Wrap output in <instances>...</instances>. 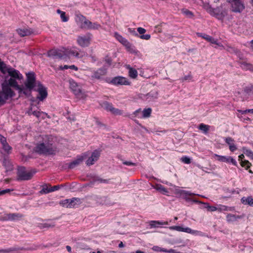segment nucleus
I'll use <instances>...</instances> for the list:
<instances>
[{
	"label": "nucleus",
	"instance_id": "f257e3e1",
	"mask_svg": "<svg viewBox=\"0 0 253 253\" xmlns=\"http://www.w3.org/2000/svg\"><path fill=\"white\" fill-rule=\"evenodd\" d=\"M34 151L39 155H55L57 152V148L53 144L51 137L45 135L42 137V141L37 143L34 148Z\"/></svg>",
	"mask_w": 253,
	"mask_h": 253
},
{
	"label": "nucleus",
	"instance_id": "f03ea898",
	"mask_svg": "<svg viewBox=\"0 0 253 253\" xmlns=\"http://www.w3.org/2000/svg\"><path fill=\"white\" fill-rule=\"evenodd\" d=\"M38 84L36 82V75L34 72H31L26 74V80L24 83V85H22L23 90L22 94L26 97H29L32 96V91L34 87Z\"/></svg>",
	"mask_w": 253,
	"mask_h": 253
},
{
	"label": "nucleus",
	"instance_id": "7ed1b4c3",
	"mask_svg": "<svg viewBox=\"0 0 253 253\" xmlns=\"http://www.w3.org/2000/svg\"><path fill=\"white\" fill-rule=\"evenodd\" d=\"M37 172L35 169L27 171L24 167H18L17 169V180H28L33 177L34 175Z\"/></svg>",
	"mask_w": 253,
	"mask_h": 253
},
{
	"label": "nucleus",
	"instance_id": "20e7f679",
	"mask_svg": "<svg viewBox=\"0 0 253 253\" xmlns=\"http://www.w3.org/2000/svg\"><path fill=\"white\" fill-rule=\"evenodd\" d=\"M79 20L82 22L81 28L86 30H98L101 27V25L97 22L92 23L82 15H78Z\"/></svg>",
	"mask_w": 253,
	"mask_h": 253
},
{
	"label": "nucleus",
	"instance_id": "39448f33",
	"mask_svg": "<svg viewBox=\"0 0 253 253\" xmlns=\"http://www.w3.org/2000/svg\"><path fill=\"white\" fill-rule=\"evenodd\" d=\"M210 13L219 20H222L227 15V12L222 7H217L215 8H210Z\"/></svg>",
	"mask_w": 253,
	"mask_h": 253
},
{
	"label": "nucleus",
	"instance_id": "423d86ee",
	"mask_svg": "<svg viewBox=\"0 0 253 253\" xmlns=\"http://www.w3.org/2000/svg\"><path fill=\"white\" fill-rule=\"evenodd\" d=\"M101 107L107 111L110 112L115 115H122L123 111L118 108H114L112 103L108 101H104L101 104Z\"/></svg>",
	"mask_w": 253,
	"mask_h": 253
},
{
	"label": "nucleus",
	"instance_id": "0eeeda50",
	"mask_svg": "<svg viewBox=\"0 0 253 253\" xmlns=\"http://www.w3.org/2000/svg\"><path fill=\"white\" fill-rule=\"evenodd\" d=\"M91 36V35L90 33L82 36H78L77 40L78 44L83 47L88 46L90 43Z\"/></svg>",
	"mask_w": 253,
	"mask_h": 253
},
{
	"label": "nucleus",
	"instance_id": "6e6552de",
	"mask_svg": "<svg viewBox=\"0 0 253 253\" xmlns=\"http://www.w3.org/2000/svg\"><path fill=\"white\" fill-rule=\"evenodd\" d=\"M0 91L3 95V97L7 100L13 97L15 95L14 91L6 83L1 84V90Z\"/></svg>",
	"mask_w": 253,
	"mask_h": 253
},
{
	"label": "nucleus",
	"instance_id": "1a4fd4ad",
	"mask_svg": "<svg viewBox=\"0 0 253 253\" xmlns=\"http://www.w3.org/2000/svg\"><path fill=\"white\" fill-rule=\"evenodd\" d=\"M34 90L39 93V95L37 96V98L40 101H43L47 97V91L46 88L40 82H38V88L37 89H34Z\"/></svg>",
	"mask_w": 253,
	"mask_h": 253
},
{
	"label": "nucleus",
	"instance_id": "9d476101",
	"mask_svg": "<svg viewBox=\"0 0 253 253\" xmlns=\"http://www.w3.org/2000/svg\"><path fill=\"white\" fill-rule=\"evenodd\" d=\"M231 4V10L235 12H240L244 9V6L241 0H227Z\"/></svg>",
	"mask_w": 253,
	"mask_h": 253
},
{
	"label": "nucleus",
	"instance_id": "9b49d317",
	"mask_svg": "<svg viewBox=\"0 0 253 253\" xmlns=\"http://www.w3.org/2000/svg\"><path fill=\"white\" fill-rule=\"evenodd\" d=\"M67 55L64 51L55 48L49 50L47 53V56L49 57L58 58L59 59H63Z\"/></svg>",
	"mask_w": 253,
	"mask_h": 253
},
{
	"label": "nucleus",
	"instance_id": "f8f14e48",
	"mask_svg": "<svg viewBox=\"0 0 253 253\" xmlns=\"http://www.w3.org/2000/svg\"><path fill=\"white\" fill-rule=\"evenodd\" d=\"M101 154V150H95L93 151L91 156L86 160L85 164L87 166H90L93 165L99 159Z\"/></svg>",
	"mask_w": 253,
	"mask_h": 253
},
{
	"label": "nucleus",
	"instance_id": "ddd939ff",
	"mask_svg": "<svg viewBox=\"0 0 253 253\" xmlns=\"http://www.w3.org/2000/svg\"><path fill=\"white\" fill-rule=\"evenodd\" d=\"M110 83L115 85H129L130 84L127 79L122 76H118L113 78Z\"/></svg>",
	"mask_w": 253,
	"mask_h": 253
},
{
	"label": "nucleus",
	"instance_id": "4468645a",
	"mask_svg": "<svg viewBox=\"0 0 253 253\" xmlns=\"http://www.w3.org/2000/svg\"><path fill=\"white\" fill-rule=\"evenodd\" d=\"M70 88L78 97H83L84 93L81 87L76 83L74 82H70Z\"/></svg>",
	"mask_w": 253,
	"mask_h": 253
},
{
	"label": "nucleus",
	"instance_id": "2eb2a0df",
	"mask_svg": "<svg viewBox=\"0 0 253 253\" xmlns=\"http://www.w3.org/2000/svg\"><path fill=\"white\" fill-rule=\"evenodd\" d=\"M107 68L106 67L105 65H104L102 67L94 71L91 77L98 80L101 79L103 76L107 74Z\"/></svg>",
	"mask_w": 253,
	"mask_h": 253
},
{
	"label": "nucleus",
	"instance_id": "dca6fc26",
	"mask_svg": "<svg viewBox=\"0 0 253 253\" xmlns=\"http://www.w3.org/2000/svg\"><path fill=\"white\" fill-rule=\"evenodd\" d=\"M87 157V154L86 153H84L83 154V155L79 156L77 159L71 162L68 166V168L70 169H73L75 168L76 167L79 165L81 163H82L83 160L85 159Z\"/></svg>",
	"mask_w": 253,
	"mask_h": 253
},
{
	"label": "nucleus",
	"instance_id": "f3484780",
	"mask_svg": "<svg viewBox=\"0 0 253 253\" xmlns=\"http://www.w3.org/2000/svg\"><path fill=\"white\" fill-rule=\"evenodd\" d=\"M214 157L216 158V159L220 162H226V163H231L234 166H237V162L235 159H234L232 157L228 156H220L217 154H214Z\"/></svg>",
	"mask_w": 253,
	"mask_h": 253
},
{
	"label": "nucleus",
	"instance_id": "a211bd4d",
	"mask_svg": "<svg viewBox=\"0 0 253 253\" xmlns=\"http://www.w3.org/2000/svg\"><path fill=\"white\" fill-rule=\"evenodd\" d=\"M36 250V248L33 247H14L7 249H2L0 250V253H9L11 252H19L20 251H33Z\"/></svg>",
	"mask_w": 253,
	"mask_h": 253
},
{
	"label": "nucleus",
	"instance_id": "6ab92c4d",
	"mask_svg": "<svg viewBox=\"0 0 253 253\" xmlns=\"http://www.w3.org/2000/svg\"><path fill=\"white\" fill-rule=\"evenodd\" d=\"M16 80L17 79L10 78L8 80V84H6L7 85H8L10 87H14L16 90H18V93L20 94H22V90H23V87L22 85L18 84Z\"/></svg>",
	"mask_w": 253,
	"mask_h": 253
},
{
	"label": "nucleus",
	"instance_id": "aec40b11",
	"mask_svg": "<svg viewBox=\"0 0 253 253\" xmlns=\"http://www.w3.org/2000/svg\"><path fill=\"white\" fill-rule=\"evenodd\" d=\"M2 166L5 169V172L11 171L13 169V166L7 156H4Z\"/></svg>",
	"mask_w": 253,
	"mask_h": 253
},
{
	"label": "nucleus",
	"instance_id": "412c9836",
	"mask_svg": "<svg viewBox=\"0 0 253 253\" xmlns=\"http://www.w3.org/2000/svg\"><path fill=\"white\" fill-rule=\"evenodd\" d=\"M8 74V75L11 77V78L17 79L18 80H21L23 78L22 75L20 73L19 71L13 68H9Z\"/></svg>",
	"mask_w": 253,
	"mask_h": 253
},
{
	"label": "nucleus",
	"instance_id": "4be33fe9",
	"mask_svg": "<svg viewBox=\"0 0 253 253\" xmlns=\"http://www.w3.org/2000/svg\"><path fill=\"white\" fill-rule=\"evenodd\" d=\"M23 216L22 214L18 213H5V221L19 220Z\"/></svg>",
	"mask_w": 253,
	"mask_h": 253
},
{
	"label": "nucleus",
	"instance_id": "5701e85b",
	"mask_svg": "<svg viewBox=\"0 0 253 253\" xmlns=\"http://www.w3.org/2000/svg\"><path fill=\"white\" fill-rule=\"evenodd\" d=\"M69 208H75L82 204L81 199L79 198H72L69 199Z\"/></svg>",
	"mask_w": 253,
	"mask_h": 253
},
{
	"label": "nucleus",
	"instance_id": "b1692460",
	"mask_svg": "<svg viewBox=\"0 0 253 253\" xmlns=\"http://www.w3.org/2000/svg\"><path fill=\"white\" fill-rule=\"evenodd\" d=\"M197 35L198 37H202L203 39L206 40L207 41L211 42V43L218 44L217 40H215L212 37L209 36L205 34L197 33Z\"/></svg>",
	"mask_w": 253,
	"mask_h": 253
},
{
	"label": "nucleus",
	"instance_id": "393cba45",
	"mask_svg": "<svg viewBox=\"0 0 253 253\" xmlns=\"http://www.w3.org/2000/svg\"><path fill=\"white\" fill-rule=\"evenodd\" d=\"M17 32L21 37L28 36L33 33V31L31 29L27 28L19 29L17 30Z\"/></svg>",
	"mask_w": 253,
	"mask_h": 253
},
{
	"label": "nucleus",
	"instance_id": "a878e982",
	"mask_svg": "<svg viewBox=\"0 0 253 253\" xmlns=\"http://www.w3.org/2000/svg\"><path fill=\"white\" fill-rule=\"evenodd\" d=\"M158 94L156 91H151L145 95L146 100L149 101H153L157 98Z\"/></svg>",
	"mask_w": 253,
	"mask_h": 253
},
{
	"label": "nucleus",
	"instance_id": "bb28decb",
	"mask_svg": "<svg viewBox=\"0 0 253 253\" xmlns=\"http://www.w3.org/2000/svg\"><path fill=\"white\" fill-rule=\"evenodd\" d=\"M67 53L69 55H71L74 56H75L77 58H82L83 57L85 53L83 51H80L78 52L77 50L74 49H70L68 51H67Z\"/></svg>",
	"mask_w": 253,
	"mask_h": 253
},
{
	"label": "nucleus",
	"instance_id": "cd10ccee",
	"mask_svg": "<svg viewBox=\"0 0 253 253\" xmlns=\"http://www.w3.org/2000/svg\"><path fill=\"white\" fill-rule=\"evenodd\" d=\"M244 155L241 154L239 156V160L241 161V165L243 167H245L246 169H248L251 166V164L247 160H243L244 158Z\"/></svg>",
	"mask_w": 253,
	"mask_h": 253
},
{
	"label": "nucleus",
	"instance_id": "c85d7f7f",
	"mask_svg": "<svg viewBox=\"0 0 253 253\" xmlns=\"http://www.w3.org/2000/svg\"><path fill=\"white\" fill-rule=\"evenodd\" d=\"M241 203L245 205H249L253 207V198L251 196L243 197L241 199Z\"/></svg>",
	"mask_w": 253,
	"mask_h": 253
},
{
	"label": "nucleus",
	"instance_id": "c756f323",
	"mask_svg": "<svg viewBox=\"0 0 253 253\" xmlns=\"http://www.w3.org/2000/svg\"><path fill=\"white\" fill-rule=\"evenodd\" d=\"M242 216L240 215H236L232 214H228L226 216L227 221L228 222L234 221L238 219L241 218Z\"/></svg>",
	"mask_w": 253,
	"mask_h": 253
},
{
	"label": "nucleus",
	"instance_id": "7c9ffc66",
	"mask_svg": "<svg viewBox=\"0 0 253 253\" xmlns=\"http://www.w3.org/2000/svg\"><path fill=\"white\" fill-rule=\"evenodd\" d=\"M230 52H234L237 55V56L239 58L240 60H244V55L241 53V51L238 50L237 49L231 47L230 48V50H229Z\"/></svg>",
	"mask_w": 253,
	"mask_h": 253
},
{
	"label": "nucleus",
	"instance_id": "2f4dec72",
	"mask_svg": "<svg viewBox=\"0 0 253 253\" xmlns=\"http://www.w3.org/2000/svg\"><path fill=\"white\" fill-rule=\"evenodd\" d=\"M127 68L129 69V76L132 79L136 78L138 75V73L136 70L129 66H128Z\"/></svg>",
	"mask_w": 253,
	"mask_h": 253
},
{
	"label": "nucleus",
	"instance_id": "473e14b6",
	"mask_svg": "<svg viewBox=\"0 0 253 253\" xmlns=\"http://www.w3.org/2000/svg\"><path fill=\"white\" fill-rule=\"evenodd\" d=\"M241 67L243 69L251 70L253 68V65L250 63H248L245 61L240 62Z\"/></svg>",
	"mask_w": 253,
	"mask_h": 253
},
{
	"label": "nucleus",
	"instance_id": "72a5a7b5",
	"mask_svg": "<svg viewBox=\"0 0 253 253\" xmlns=\"http://www.w3.org/2000/svg\"><path fill=\"white\" fill-rule=\"evenodd\" d=\"M8 69L9 68H7L6 64L0 59V71L3 74L8 73Z\"/></svg>",
	"mask_w": 253,
	"mask_h": 253
},
{
	"label": "nucleus",
	"instance_id": "f704fd0d",
	"mask_svg": "<svg viewBox=\"0 0 253 253\" xmlns=\"http://www.w3.org/2000/svg\"><path fill=\"white\" fill-rule=\"evenodd\" d=\"M152 249L156 252H165V253H173L174 250L172 249H170L169 251H168L167 250L161 248L158 246H154L152 248Z\"/></svg>",
	"mask_w": 253,
	"mask_h": 253
},
{
	"label": "nucleus",
	"instance_id": "c9c22d12",
	"mask_svg": "<svg viewBox=\"0 0 253 253\" xmlns=\"http://www.w3.org/2000/svg\"><path fill=\"white\" fill-rule=\"evenodd\" d=\"M168 222H165L164 223L160 222L157 221H151L150 224L151 227H157L160 225H168Z\"/></svg>",
	"mask_w": 253,
	"mask_h": 253
},
{
	"label": "nucleus",
	"instance_id": "e433bc0d",
	"mask_svg": "<svg viewBox=\"0 0 253 253\" xmlns=\"http://www.w3.org/2000/svg\"><path fill=\"white\" fill-rule=\"evenodd\" d=\"M2 147L3 150L7 154H9L11 153L12 147L9 145L7 142H6L4 144L2 145Z\"/></svg>",
	"mask_w": 253,
	"mask_h": 253
},
{
	"label": "nucleus",
	"instance_id": "4c0bfd02",
	"mask_svg": "<svg viewBox=\"0 0 253 253\" xmlns=\"http://www.w3.org/2000/svg\"><path fill=\"white\" fill-rule=\"evenodd\" d=\"M182 232L188 233H191L192 234H198L200 233H201V232H200V231L192 230L191 228H190L189 227H185V228L183 227Z\"/></svg>",
	"mask_w": 253,
	"mask_h": 253
},
{
	"label": "nucleus",
	"instance_id": "58836bf2",
	"mask_svg": "<svg viewBox=\"0 0 253 253\" xmlns=\"http://www.w3.org/2000/svg\"><path fill=\"white\" fill-rule=\"evenodd\" d=\"M210 126L204 124H201L199 126V128L203 131L204 133L206 134L209 130Z\"/></svg>",
	"mask_w": 253,
	"mask_h": 253
},
{
	"label": "nucleus",
	"instance_id": "ea45409f",
	"mask_svg": "<svg viewBox=\"0 0 253 253\" xmlns=\"http://www.w3.org/2000/svg\"><path fill=\"white\" fill-rule=\"evenodd\" d=\"M152 112V109L150 108L144 109L142 112L143 118H148L150 116Z\"/></svg>",
	"mask_w": 253,
	"mask_h": 253
},
{
	"label": "nucleus",
	"instance_id": "a19ab883",
	"mask_svg": "<svg viewBox=\"0 0 253 253\" xmlns=\"http://www.w3.org/2000/svg\"><path fill=\"white\" fill-rule=\"evenodd\" d=\"M59 205L63 207L69 208V199L61 200L59 202Z\"/></svg>",
	"mask_w": 253,
	"mask_h": 253
},
{
	"label": "nucleus",
	"instance_id": "79ce46f5",
	"mask_svg": "<svg viewBox=\"0 0 253 253\" xmlns=\"http://www.w3.org/2000/svg\"><path fill=\"white\" fill-rule=\"evenodd\" d=\"M54 224H50L48 223H39L38 227L41 229L44 228H51L54 227Z\"/></svg>",
	"mask_w": 253,
	"mask_h": 253
},
{
	"label": "nucleus",
	"instance_id": "37998d69",
	"mask_svg": "<svg viewBox=\"0 0 253 253\" xmlns=\"http://www.w3.org/2000/svg\"><path fill=\"white\" fill-rule=\"evenodd\" d=\"M104 60L106 63V64H105L104 65H105L106 67L108 69V67H109L111 65L112 60L111 57H109L108 56H106L104 58Z\"/></svg>",
	"mask_w": 253,
	"mask_h": 253
},
{
	"label": "nucleus",
	"instance_id": "c03bdc74",
	"mask_svg": "<svg viewBox=\"0 0 253 253\" xmlns=\"http://www.w3.org/2000/svg\"><path fill=\"white\" fill-rule=\"evenodd\" d=\"M115 36L116 39L123 44H124L125 42H126L127 40L120 35L116 33Z\"/></svg>",
	"mask_w": 253,
	"mask_h": 253
},
{
	"label": "nucleus",
	"instance_id": "a18cd8bd",
	"mask_svg": "<svg viewBox=\"0 0 253 253\" xmlns=\"http://www.w3.org/2000/svg\"><path fill=\"white\" fill-rule=\"evenodd\" d=\"M51 192V188H48L46 185L43 186L42 189L40 191V194H47Z\"/></svg>",
	"mask_w": 253,
	"mask_h": 253
},
{
	"label": "nucleus",
	"instance_id": "49530a36",
	"mask_svg": "<svg viewBox=\"0 0 253 253\" xmlns=\"http://www.w3.org/2000/svg\"><path fill=\"white\" fill-rule=\"evenodd\" d=\"M205 208L207 209L209 211H214L217 210V208L214 206H211L208 204H205Z\"/></svg>",
	"mask_w": 253,
	"mask_h": 253
},
{
	"label": "nucleus",
	"instance_id": "de8ad7c7",
	"mask_svg": "<svg viewBox=\"0 0 253 253\" xmlns=\"http://www.w3.org/2000/svg\"><path fill=\"white\" fill-rule=\"evenodd\" d=\"M93 181L94 182H99L100 183H108L109 180L104 179H102L99 177H96L94 178V179H93Z\"/></svg>",
	"mask_w": 253,
	"mask_h": 253
},
{
	"label": "nucleus",
	"instance_id": "09e8293b",
	"mask_svg": "<svg viewBox=\"0 0 253 253\" xmlns=\"http://www.w3.org/2000/svg\"><path fill=\"white\" fill-rule=\"evenodd\" d=\"M225 141V142L229 145V146L232 145V144H234V139L230 137H226Z\"/></svg>",
	"mask_w": 253,
	"mask_h": 253
},
{
	"label": "nucleus",
	"instance_id": "8fccbe9b",
	"mask_svg": "<svg viewBox=\"0 0 253 253\" xmlns=\"http://www.w3.org/2000/svg\"><path fill=\"white\" fill-rule=\"evenodd\" d=\"M181 161L186 164H189L191 163V159L187 157V156H183L181 158Z\"/></svg>",
	"mask_w": 253,
	"mask_h": 253
},
{
	"label": "nucleus",
	"instance_id": "3c124183",
	"mask_svg": "<svg viewBox=\"0 0 253 253\" xmlns=\"http://www.w3.org/2000/svg\"><path fill=\"white\" fill-rule=\"evenodd\" d=\"M120 160H121V161H122L123 164L124 165H126V166H136V164L135 163H132V162H131L130 161H126L122 159H120Z\"/></svg>",
	"mask_w": 253,
	"mask_h": 253
},
{
	"label": "nucleus",
	"instance_id": "603ef678",
	"mask_svg": "<svg viewBox=\"0 0 253 253\" xmlns=\"http://www.w3.org/2000/svg\"><path fill=\"white\" fill-rule=\"evenodd\" d=\"M169 229L171 230H174L179 232H182L183 227L180 226H170Z\"/></svg>",
	"mask_w": 253,
	"mask_h": 253
},
{
	"label": "nucleus",
	"instance_id": "864d4df0",
	"mask_svg": "<svg viewBox=\"0 0 253 253\" xmlns=\"http://www.w3.org/2000/svg\"><path fill=\"white\" fill-rule=\"evenodd\" d=\"M183 13L189 17H191L193 16V13L187 9H183Z\"/></svg>",
	"mask_w": 253,
	"mask_h": 253
},
{
	"label": "nucleus",
	"instance_id": "5fc2aeb1",
	"mask_svg": "<svg viewBox=\"0 0 253 253\" xmlns=\"http://www.w3.org/2000/svg\"><path fill=\"white\" fill-rule=\"evenodd\" d=\"M253 88V85H252L251 86L246 87L245 88H244V91L246 93H249L251 92H253V89H252Z\"/></svg>",
	"mask_w": 253,
	"mask_h": 253
},
{
	"label": "nucleus",
	"instance_id": "6e6d98bb",
	"mask_svg": "<svg viewBox=\"0 0 253 253\" xmlns=\"http://www.w3.org/2000/svg\"><path fill=\"white\" fill-rule=\"evenodd\" d=\"M61 18L63 22H67L68 20V18L66 16V13L65 12H62L60 15Z\"/></svg>",
	"mask_w": 253,
	"mask_h": 253
},
{
	"label": "nucleus",
	"instance_id": "4d7b16f0",
	"mask_svg": "<svg viewBox=\"0 0 253 253\" xmlns=\"http://www.w3.org/2000/svg\"><path fill=\"white\" fill-rule=\"evenodd\" d=\"M95 120L96 124L98 126H99L100 127H104V128H106V126L105 124L102 123L101 122H100L98 119L96 118Z\"/></svg>",
	"mask_w": 253,
	"mask_h": 253
},
{
	"label": "nucleus",
	"instance_id": "13d9d810",
	"mask_svg": "<svg viewBox=\"0 0 253 253\" xmlns=\"http://www.w3.org/2000/svg\"><path fill=\"white\" fill-rule=\"evenodd\" d=\"M138 37L141 39L148 40L150 39L151 36L149 34H146V35H139Z\"/></svg>",
	"mask_w": 253,
	"mask_h": 253
},
{
	"label": "nucleus",
	"instance_id": "bf43d9fd",
	"mask_svg": "<svg viewBox=\"0 0 253 253\" xmlns=\"http://www.w3.org/2000/svg\"><path fill=\"white\" fill-rule=\"evenodd\" d=\"M245 154L249 157L251 159L253 160V152L250 150H247Z\"/></svg>",
	"mask_w": 253,
	"mask_h": 253
},
{
	"label": "nucleus",
	"instance_id": "052dcab7",
	"mask_svg": "<svg viewBox=\"0 0 253 253\" xmlns=\"http://www.w3.org/2000/svg\"><path fill=\"white\" fill-rule=\"evenodd\" d=\"M13 191V190L12 189H5V190H1L0 189V196L4 195V194H5L6 193H9V192H10V191Z\"/></svg>",
	"mask_w": 253,
	"mask_h": 253
},
{
	"label": "nucleus",
	"instance_id": "680f3d73",
	"mask_svg": "<svg viewBox=\"0 0 253 253\" xmlns=\"http://www.w3.org/2000/svg\"><path fill=\"white\" fill-rule=\"evenodd\" d=\"M238 112H240L242 114H244L247 113H253V109H247L244 111L242 110H238Z\"/></svg>",
	"mask_w": 253,
	"mask_h": 253
},
{
	"label": "nucleus",
	"instance_id": "e2e57ef3",
	"mask_svg": "<svg viewBox=\"0 0 253 253\" xmlns=\"http://www.w3.org/2000/svg\"><path fill=\"white\" fill-rule=\"evenodd\" d=\"M0 141L1 145L4 144L6 142H7L6 138L1 134H0Z\"/></svg>",
	"mask_w": 253,
	"mask_h": 253
},
{
	"label": "nucleus",
	"instance_id": "0e129e2a",
	"mask_svg": "<svg viewBox=\"0 0 253 253\" xmlns=\"http://www.w3.org/2000/svg\"><path fill=\"white\" fill-rule=\"evenodd\" d=\"M137 31L139 34L142 35L146 32V30L143 28L139 27L137 28Z\"/></svg>",
	"mask_w": 253,
	"mask_h": 253
},
{
	"label": "nucleus",
	"instance_id": "69168bd1",
	"mask_svg": "<svg viewBox=\"0 0 253 253\" xmlns=\"http://www.w3.org/2000/svg\"><path fill=\"white\" fill-rule=\"evenodd\" d=\"M128 31L130 33H132L133 35H134L137 37H139V35L138 34V33H137L136 32V31L134 29H132L129 28L128 29Z\"/></svg>",
	"mask_w": 253,
	"mask_h": 253
},
{
	"label": "nucleus",
	"instance_id": "338daca9",
	"mask_svg": "<svg viewBox=\"0 0 253 253\" xmlns=\"http://www.w3.org/2000/svg\"><path fill=\"white\" fill-rule=\"evenodd\" d=\"M32 114L37 117V118H39L40 116V115L41 114V112L38 111H34L32 112Z\"/></svg>",
	"mask_w": 253,
	"mask_h": 253
},
{
	"label": "nucleus",
	"instance_id": "774afa93",
	"mask_svg": "<svg viewBox=\"0 0 253 253\" xmlns=\"http://www.w3.org/2000/svg\"><path fill=\"white\" fill-rule=\"evenodd\" d=\"M237 149V147L235 145V144H232V145L229 146V149L231 152L235 151Z\"/></svg>",
	"mask_w": 253,
	"mask_h": 253
}]
</instances>
